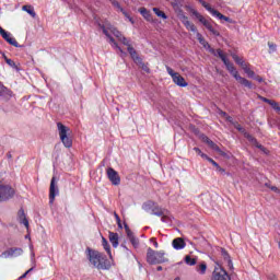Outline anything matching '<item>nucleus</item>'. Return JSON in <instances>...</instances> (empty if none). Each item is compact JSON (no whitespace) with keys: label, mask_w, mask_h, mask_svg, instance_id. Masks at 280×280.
Returning a JSON list of instances; mask_svg holds the SVG:
<instances>
[{"label":"nucleus","mask_w":280,"mask_h":280,"mask_svg":"<svg viewBox=\"0 0 280 280\" xmlns=\"http://www.w3.org/2000/svg\"><path fill=\"white\" fill-rule=\"evenodd\" d=\"M103 33L105 34V36L108 39V43H110L112 47H114V49H118V51H120V54H124V50H121V48H119V45H117V43L115 42V38H117L120 43H122V45H126L128 52L130 54L133 62H136V65H139L141 67V69H143L144 71H150V68H148V66H145V63H143V59H141V57H139V55L137 54V50H135L131 46H130V40H128V38H126L121 32H119L116 27L113 26V24L110 23H106L102 26ZM115 36V38H113V36Z\"/></svg>","instance_id":"nucleus-1"},{"label":"nucleus","mask_w":280,"mask_h":280,"mask_svg":"<svg viewBox=\"0 0 280 280\" xmlns=\"http://www.w3.org/2000/svg\"><path fill=\"white\" fill-rule=\"evenodd\" d=\"M221 257L222 260L217 261L211 280H231V276H229L224 268L233 270V260H231V256L224 249H221Z\"/></svg>","instance_id":"nucleus-2"},{"label":"nucleus","mask_w":280,"mask_h":280,"mask_svg":"<svg viewBox=\"0 0 280 280\" xmlns=\"http://www.w3.org/2000/svg\"><path fill=\"white\" fill-rule=\"evenodd\" d=\"M219 58H221L222 62L225 65L228 71L233 75V78L236 80L238 84H242L243 86H246V89H253V83L248 81V79L240 75V72L237 69H235V66L229 61L226 58V55L222 50H218Z\"/></svg>","instance_id":"nucleus-3"},{"label":"nucleus","mask_w":280,"mask_h":280,"mask_svg":"<svg viewBox=\"0 0 280 280\" xmlns=\"http://www.w3.org/2000/svg\"><path fill=\"white\" fill-rule=\"evenodd\" d=\"M88 253L90 264L94 268H97V270H108L110 269V266H113V264L106 259V256H104L102 252L89 249Z\"/></svg>","instance_id":"nucleus-4"},{"label":"nucleus","mask_w":280,"mask_h":280,"mask_svg":"<svg viewBox=\"0 0 280 280\" xmlns=\"http://www.w3.org/2000/svg\"><path fill=\"white\" fill-rule=\"evenodd\" d=\"M57 130L59 139L65 148H71L73 145V138L71 137V128L65 126L62 122H57Z\"/></svg>","instance_id":"nucleus-5"},{"label":"nucleus","mask_w":280,"mask_h":280,"mask_svg":"<svg viewBox=\"0 0 280 280\" xmlns=\"http://www.w3.org/2000/svg\"><path fill=\"white\" fill-rule=\"evenodd\" d=\"M147 261L151 265L165 264L167 258L165 257V252H155L149 247L147 250Z\"/></svg>","instance_id":"nucleus-6"},{"label":"nucleus","mask_w":280,"mask_h":280,"mask_svg":"<svg viewBox=\"0 0 280 280\" xmlns=\"http://www.w3.org/2000/svg\"><path fill=\"white\" fill-rule=\"evenodd\" d=\"M232 58L241 69H243L244 73H246L247 78H255V71L250 69V65H248L244 59L235 54L232 55Z\"/></svg>","instance_id":"nucleus-7"},{"label":"nucleus","mask_w":280,"mask_h":280,"mask_svg":"<svg viewBox=\"0 0 280 280\" xmlns=\"http://www.w3.org/2000/svg\"><path fill=\"white\" fill-rule=\"evenodd\" d=\"M166 71L168 73V75H171L174 84H176L177 86H180L183 89H185L186 86H189V83H187V81H185V78H183V75H180V73L174 71V69L166 67Z\"/></svg>","instance_id":"nucleus-8"},{"label":"nucleus","mask_w":280,"mask_h":280,"mask_svg":"<svg viewBox=\"0 0 280 280\" xmlns=\"http://www.w3.org/2000/svg\"><path fill=\"white\" fill-rule=\"evenodd\" d=\"M192 14L201 25H203L207 30H209V32H211V34H213V36H220V32L215 31L211 22L202 16V14H200L198 11H192Z\"/></svg>","instance_id":"nucleus-9"},{"label":"nucleus","mask_w":280,"mask_h":280,"mask_svg":"<svg viewBox=\"0 0 280 280\" xmlns=\"http://www.w3.org/2000/svg\"><path fill=\"white\" fill-rule=\"evenodd\" d=\"M14 188L10 185L0 184V202H4V200H10V198H14Z\"/></svg>","instance_id":"nucleus-10"},{"label":"nucleus","mask_w":280,"mask_h":280,"mask_svg":"<svg viewBox=\"0 0 280 280\" xmlns=\"http://www.w3.org/2000/svg\"><path fill=\"white\" fill-rule=\"evenodd\" d=\"M142 207H143L144 211H148V212L151 211V215H158L159 218H160V215H165V209L158 207L154 203V201H148Z\"/></svg>","instance_id":"nucleus-11"},{"label":"nucleus","mask_w":280,"mask_h":280,"mask_svg":"<svg viewBox=\"0 0 280 280\" xmlns=\"http://www.w3.org/2000/svg\"><path fill=\"white\" fill-rule=\"evenodd\" d=\"M201 5L208 11L210 12V14H212V16H215L217 19H219L220 21H225L226 23H233V21H231L230 18H228L226 15H223L222 13H220L218 10L211 8V5H209V3L201 1Z\"/></svg>","instance_id":"nucleus-12"},{"label":"nucleus","mask_w":280,"mask_h":280,"mask_svg":"<svg viewBox=\"0 0 280 280\" xmlns=\"http://www.w3.org/2000/svg\"><path fill=\"white\" fill-rule=\"evenodd\" d=\"M58 179L54 176L50 180V188H49V203L54 205L56 200V196H58Z\"/></svg>","instance_id":"nucleus-13"},{"label":"nucleus","mask_w":280,"mask_h":280,"mask_svg":"<svg viewBox=\"0 0 280 280\" xmlns=\"http://www.w3.org/2000/svg\"><path fill=\"white\" fill-rule=\"evenodd\" d=\"M106 174L112 185H115V186L120 185L121 177H119V173H117V171H115L113 167H109L107 168Z\"/></svg>","instance_id":"nucleus-14"},{"label":"nucleus","mask_w":280,"mask_h":280,"mask_svg":"<svg viewBox=\"0 0 280 280\" xmlns=\"http://www.w3.org/2000/svg\"><path fill=\"white\" fill-rule=\"evenodd\" d=\"M197 39L199 40L200 45H202V47L205 49H207L208 51H210V54H213V56H218L220 58V55L218 54V51H222V49H213L211 48V46L209 45V43H207V40H205V37H202V34L197 33L196 34Z\"/></svg>","instance_id":"nucleus-15"},{"label":"nucleus","mask_w":280,"mask_h":280,"mask_svg":"<svg viewBox=\"0 0 280 280\" xmlns=\"http://www.w3.org/2000/svg\"><path fill=\"white\" fill-rule=\"evenodd\" d=\"M23 255V249L22 248H11L9 250L3 252L0 255L1 259H8L10 257H21Z\"/></svg>","instance_id":"nucleus-16"},{"label":"nucleus","mask_w":280,"mask_h":280,"mask_svg":"<svg viewBox=\"0 0 280 280\" xmlns=\"http://www.w3.org/2000/svg\"><path fill=\"white\" fill-rule=\"evenodd\" d=\"M0 35L9 45H12L13 47H19V42H16V38L12 37V34L8 33L3 27L0 26Z\"/></svg>","instance_id":"nucleus-17"},{"label":"nucleus","mask_w":280,"mask_h":280,"mask_svg":"<svg viewBox=\"0 0 280 280\" xmlns=\"http://www.w3.org/2000/svg\"><path fill=\"white\" fill-rule=\"evenodd\" d=\"M179 20L182 21L183 25H185L186 30H188V32H194L195 34H198V28L196 27V25H194V23L189 22V18L182 14L179 16Z\"/></svg>","instance_id":"nucleus-18"},{"label":"nucleus","mask_w":280,"mask_h":280,"mask_svg":"<svg viewBox=\"0 0 280 280\" xmlns=\"http://www.w3.org/2000/svg\"><path fill=\"white\" fill-rule=\"evenodd\" d=\"M201 141H203V143H207V145L214 150V152H218V154L224 155V152L220 150V147H218V144H215L211 139H209V137L202 135Z\"/></svg>","instance_id":"nucleus-19"},{"label":"nucleus","mask_w":280,"mask_h":280,"mask_svg":"<svg viewBox=\"0 0 280 280\" xmlns=\"http://www.w3.org/2000/svg\"><path fill=\"white\" fill-rule=\"evenodd\" d=\"M220 115L221 117H223V119H226V121H229L230 124H233L234 128H236L238 132H244V128H242V125L234 122L233 118L231 116H228L225 112H221Z\"/></svg>","instance_id":"nucleus-20"},{"label":"nucleus","mask_w":280,"mask_h":280,"mask_svg":"<svg viewBox=\"0 0 280 280\" xmlns=\"http://www.w3.org/2000/svg\"><path fill=\"white\" fill-rule=\"evenodd\" d=\"M172 245H173V248H175V250H183V248L187 246V244L185 243V240L180 237L173 240Z\"/></svg>","instance_id":"nucleus-21"},{"label":"nucleus","mask_w":280,"mask_h":280,"mask_svg":"<svg viewBox=\"0 0 280 280\" xmlns=\"http://www.w3.org/2000/svg\"><path fill=\"white\" fill-rule=\"evenodd\" d=\"M245 137H247L248 141H250L254 145H256V148L261 150V152H264V154H268V150L266 148H264V145L259 144V142H257V139L253 138V136H250L248 133H245Z\"/></svg>","instance_id":"nucleus-22"},{"label":"nucleus","mask_w":280,"mask_h":280,"mask_svg":"<svg viewBox=\"0 0 280 280\" xmlns=\"http://www.w3.org/2000/svg\"><path fill=\"white\" fill-rule=\"evenodd\" d=\"M18 220H19L20 224H24V226L26 229H30V221H27V218L25 217V211L19 210Z\"/></svg>","instance_id":"nucleus-23"},{"label":"nucleus","mask_w":280,"mask_h":280,"mask_svg":"<svg viewBox=\"0 0 280 280\" xmlns=\"http://www.w3.org/2000/svg\"><path fill=\"white\" fill-rule=\"evenodd\" d=\"M125 229H126L127 236H128V238L130 240L132 246H135V248H137V246H139V240H137V238L135 237V234H132V232L130 231V229L128 228V225H125Z\"/></svg>","instance_id":"nucleus-24"},{"label":"nucleus","mask_w":280,"mask_h":280,"mask_svg":"<svg viewBox=\"0 0 280 280\" xmlns=\"http://www.w3.org/2000/svg\"><path fill=\"white\" fill-rule=\"evenodd\" d=\"M109 242L114 248H117V246H119V234L109 232Z\"/></svg>","instance_id":"nucleus-25"},{"label":"nucleus","mask_w":280,"mask_h":280,"mask_svg":"<svg viewBox=\"0 0 280 280\" xmlns=\"http://www.w3.org/2000/svg\"><path fill=\"white\" fill-rule=\"evenodd\" d=\"M196 272L198 275H207V262L201 261L196 266Z\"/></svg>","instance_id":"nucleus-26"},{"label":"nucleus","mask_w":280,"mask_h":280,"mask_svg":"<svg viewBox=\"0 0 280 280\" xmlns=\"http://www.w3.org/2000/svg\"><path fill=\"white\" fill-rule=\"evenodd\" d=\"M23 12H27L32 19H36V11H34V7L32 5H23L22 7Z\"/></svg>","instance_id":"nucleus-27"},{"label":"nucleus","mask_w":280,"mask_h":280,"mask_svg":"<svg viewBox=\"0 0 280 280\" xmlns=\"http://www.w3.org/2000/svg\"><path fill=\"white\" fill-rule=\"evenodd\" d=\"M102 246L104 250H106L107 255H109V259H113V254L110 252V245L108 244V241L106 238L102 237Z\"/></svg>","instance_id":"nucleus-28"},{"label":"nucleus","mask_w":280,"mask_h":280,"mask_svg":"<svg viewBox=\"0 0 280 280\" xmlns=\"http://www.w3.org/2000/svg\"><path fill=\"white\" fill-rule=\"evenodd\" d=\"M139 12L143 16V19H145V21H152V14L150 13V11H148V9L140 8Z\"/></svg>","instance_id":"nucleus-29"},{"label":"nucleus","mask_w":280,"mask_h":280,"mask_svg":"<svg viewBox=\"0 0 280 280\" xmlns=\"http://www.w3.org/2000/svg\"><path fill=\"white\" fill-rule=\"evenodd\" d=\"M160 218H162V222H165L166 224H170L172 222V217L170 215V211L165 210L164 214H161Z\"/></svg>","instance_id":"nucleus-30"},{"label":"nucleus","mask_w":280,"mask_h":280,"mask_svg":"<svg viewBox=\"0 0 280 280\" xmlns=\"http://www.w3.org/2000/svg\"><path fill=\"white\" fill-rule=\"evenodd\" d=\"M153 12L160 19H164V20L167 19V15L165 14V12L161 11L159 8H153Z\"/></svg>","instance_id":"nucleus-31"},{"label":"nucleus","mask_w":280,"mask_h":280,"mask_svg":"<svg viewBox=\"0 0 280 280\" xmlns=\"http://www.w3.org/2000/svg\"><path fill=\"white\" fill-rule=\"evenodd\" d=\"M185 262L187 264V266H196L197 260L196 258H191V256L187 255L185 256Z\"/></svg>","instance_id":"nucleus-32"},{"label":"nucleus","mask_w":280,"mask_h":280,"mask_svg":"<svg viewBox=\"0 0 280 280\" xmlns=\"http://www.w3.org/2000/svg\"><path fill=\"white\" fill-rule=\"evenodd\" d=\"M112 5L118 11L124 12V8H121V4L117 0H109Z\"/></svg>","instance_id":"nucleus-33"},{"label":"nucleus","mask_w":280,"mask_h":280,"mask_svg":"<svg viewBox=\"0 0 280 280\" xmlns=\"http://www.w3.org/2000/svg\"><path fill=\"white\" fill-rule=\"evenodd\" d=\"M120 12L121 14H124L125 19L129 20V23H131V25H135V19H132V16H130V14L126 12V10L122 9V11Z\"/></svg>","instance_id":"nucleus-34"},{"label":"nucleus","mask_w":280,"mask_h":280,"mask_svg":"<svg viewBox=\"0 0 280 280\" xmlns=\"http://www.w3.org/2000/svg\"><path fill=\"white\" fill-rule=\"evenodd\" d=\"M269 106H271L273 110H280V104L278 102L271 100V102H269Z\"/></svg>","instance_id":"nucleus-35"},{"label":"nucleus","mask_w":280,"mask_h":280,"mask_svg":"<svg viewBox=\"0 0 280 280\" xmlns=\"http://www.w3.org/2000/svg\"><path fill=\"white\" fill-rule=\"evenodd\" d=\"M8 93V88L0 82V95H5Z\"/></svg>","instance_id":"nucleus-36"},{"label":"nucleus","mask_w":280,"mask_h":280,"mask_svg":"<svg viewBox=\"0 0 280 280\" xmlns=\"http://www.w3.org/2000/svg\"><path fill=\"white\" fill-rule=\"evenodd\" d=\"M5 62L9 65V67H16V63L12 59L5 58Z\"/></svg>","instance_id":"nucleus-37"},{"label":"nucleus","mask_w":280,"mask_h":280,"mask_svg":"<svg viewBox=\"0 0 280 280\" xmlns=\"http://www.w3.org/2000/svg\"><path fill=\"white\" fill-rule=\"evenodd\" d=\"M150 242L153 244L154 248H159V242H156V238L152 237L150 238Z\"/></svg>","instance_id":"nucleus-38"},{"label":"nucleus","mask_w":280,"mask_h":280,"mask_svg":"<svg viewBox=\"0 0 280 280\" xmlns=\"http://www.w3.org/2000/svg\"><path fill=\"white\" fill-rule=\"evenodd\" d=\"M254 80H256L257 82H264V78L254 74V77H252Z\"/></svg>","instance_id":"nucleus-39"},{"label":"nucleus","mask_w":280,"mask_h":280,"mask_svg":"<svg viewBox=\"0 0 280 280\" xmlns=\"http://www.w3.org/2000/svg\"><path fill=\"white\" fill-rule=\"evenodd\" d=\"M271 191H273L275 194H278L280 196V188L277 186L271 187Z\"/></svg>","instance_id":"nucleus-40"},{"label":"nucleus","mask_w":280,"mask_h":280,"mask_svg":"<svg viewBox=\"0 0 280 280\" xmlns=\"http://www.w3.org/2000/svg\"><path fill=\"white\" fill-rule=\"evenodd\" d=\"M271 191H273L275 194H278L280 196V188L277 186L271 187Z\"/></svg>","instance_id":"nucleus-41"},{"label":"nucleus","mask_w":280,"mask_h":280,"mask_svg":"<svg viewBox=\"0 0 280 280\" xmlns=\"http://www.w3.org/2000/svg\"><path fill=\"white\" fill-rule=\"evenodd\" d=\"M34 268L28 269L24 275L20 277V279H25V277H27V275H30V272H32Z\"/></svg>","instance_id":"nucleus-42"},{"label":"nucleus","mask_w":280,"mask_h":280,"mask_svg":"<svg viewBox=\"0 0 280 280\" xmlns=\"http://www.w3.org/2000/svg\"><path fill=\"white\" fill-rule=\"evenodd\" d=\"M115 218L118 226H121V219H119V214L115 213Z\"/></svg>","instance_id":"nucleus-43"},{"label":"nucleus","mask_w":280,"mask_h":280,"mask_svg":"<svg viewBox=\"0 0 280 280\" xmlns=\"http://www.w3.org/2000/svg\"><path fill=\"white\" fill-rule=\"evenodd\" d=\"M268 46L271 49V51H275V49H277V46L272 43H268Z\"/></svg>","instance_id":"nucleus-44"},{"label":"nucleus","mask_w":280,"mask_h":280,"mask_svg":"<svg viewBox=\"0 0 280 280\" xmlns=\"http://www.w3.org/2000/svg\"><path fill=\"white\" fill-rule=\"evenodd\" d=\"M215 168H217V172H221V174H224V168H222L220 166V164H218V166H215Z\"/></svg>","instance_id":"nucleus-45"},{"label":"nucleus","mask_w":280,"mask_h":280,"mask_svg":"<svg viewBox=\"0 0 280 280\" xmlns=\"http://www.w3.org/2000/svg\"><path fill=\"white\" fill-rule=\"evenodd\" d=\"M194 151L196 152V154H199V156H201L202 151L199 148H194Z\"/></svg>","instance_id":"nucleus-46"},{"label":"nucleus","mask_w":280,"mask_h":280,"mask_svg":"<svg viewBox=\"0 0 280 280\" xmlns=\"http://www.w3.org/2000/svg\"><path fill=\"white\" fill-rule=\"evenodd\" d=\"M209 163H211L214 167H218V164L214 162L213 159H208Z\"/></svg>","instance_id":"nucleus-47"},{"label":"nucleus","mask_w":280,"mask_h":280,"mask_svg":"<svg viewBox=\"0 0 280 280\" xmlns=\"http://www.w3.org/2000/svg\"><path fill=\"white\" fill-rule=\"evenodd\" d=\"M200 156H201V159H206V161H209V159H211V158H209V155H207L205 153H202Z\"/></svg>","instance_id":"nucleus-48"},{"label":"nucleus","mask_w":280,"mask_h":280,"mask_svg":"<svg viewBox=\"0 0 280 280\" xmlns=\"http://www.w3.org/2000/svg\"><path fill=\"white\" fill-rule=\"evenodd\" d=\"M265 187L271 190V187H275V186H272L270 183H265Z\"/></svg>","instance_id":"nucleus-49"},{"label":"nucleus","mask_w":280,"mask_h":280,"mask_svg":"<svg viewBox=\"0 0 280 280\" xmlns=\"http://www.w3.org/2000/svg\"><path fill=\"white\" fill-rule=\"evenodd\" d=\"M261 100L266 103V104H270L271 100H268L266 97H261Z\"/></svg>","instance_id":"nucleus-50"},{"label":"nucleus","mask_w":280,"mask_h":280,"mask_svg":"<svg viewBox=\"0 0 280 280\" xmlns=\"http://www.w3.org/2000/svg\"><path fill=\"white\" fill-rule=\"evenodd\" d=\"M156 270H158V272H161V270H163V267L159 266V267L156 268Z\"/></svg>","instance_id":"nucleus-51"},{"label":"nucleus","mask_w":280,"mask_h":280,"mask_svg":"<svg viewBox=\"0 0 280 280\" xmlns=\"http://www.w3.org/2000/svg\"><path fill=\"white\" fill-rule=\"evenodd\" d=\"M31 257H32V259H34V257H36V254H34V252H32Z\"/></svg>","instance_id":"nucleus-52"},{"label":"nucleus","mask_w":280,"mask_h":280,"mask_svg":"<svg viewBox=\"0 0 280 280\" xmlns=\"http://www.w3.org/2000/svg\"><path fill=\"white\" fill-rule=\"evenodd\" d=\"M278 246H279V248H280V242L278 243Z\"/></svg>","instance_id":"nucleus-53"},{"label":"nucleus","mask_w":280,"mask_h":280,"mask_svg":"<svg viewBox=\"0 0 280 280\" xmlns=\"http://www.w3.org/2000/svg\"><path fill=\"white\" fill-rule=\"evenodd\" d=\"M175 280H180V279L176 278Z\"/></svg>","instance_id":"nucleus-54"}]
</instances>
